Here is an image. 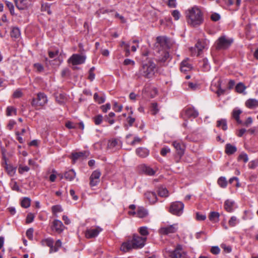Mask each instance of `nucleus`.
<instances>
[{
    "label": "nucleus",
    "instance_id": "nucleus-13",
    "mask_svg": "<svg viewBox=\"0 0 258 258\" xmlns=\"http://www.w3.org/2000/svg\"><path fill=\"white\" fill-rule=\"evenodd\" d=\"M172 145L176 149L178 155L181 156L184 154L185 147L183 144L179 141H176L173 142Z\"/></svg>",
    "mask_w": 258,
    "mask_h": 258
},
{
    "label": "nucleus",
    "instance_id": "nucleus-15",
    "mask_svg": "<svg viewBox=\"0 0 258 258\" xmlns=\"http://www.w3.org/2000/svg\"><path fill=\"white\" fill-rule=\"evenodd\" d=\"M133 249H134L133 244L130 239L123 242L120 246V250L124 252H128Z\"/></svg>",
    "mask_w": 258,
    "mask_h": 258
},
{
    "label": "nucleus",
    "instance_id": "nucleus-19",
    "mask_svg": "<svg viewBox=\"0 0 258 258\" xmlns=\"http://www.w3.org/2000/svg\"><path fill=\"white\" fill-rule=\"evenodd\" d=\"M88 152L87 151L74 152L72 153V159L74 161V163L76 162L78 159L86 157L87 156Z\"/></svg>",
    "mask_w": 258,
    "mask_h": 258
},
{
    "label": "nucleus",
    "instance_id": "nucleus-53",
    "mask_svg": "<svg viewBox=\"0 0 258 258\" xmlns=\"http://www.w3.org/2000/svg\"><path fill=\"white\" fill-rule=\"evenodd\" d=\"M34 67L39 72H41L44 70L43 66L40 63H36L34 64Z\"/></svg>",
    "mask_w": 258,
    "mask_h": 258
},
{
    "label": "nucleus",
    "instance_id": "nucleus-16",
    "mask_svg": "<svg viewBox=\"0 0 258 258\" xmlns=\"http://www.w3.org/2000/svg\"><path fill=\"white\" fill-rule=\"evenodd\" d=\"M235 205L234 201L231 200H227L224 202V208L227 212L231 213L235 209Z\"/></svg>",
    "mask_w": 258,
    "mask_h": 258
},
{
    "label": "nucleus",
    "instance_id": "nucleus-8",
    "mask_svg": "<svg viewBox=\"0 0 258 258\" xmlns=\"http://www.w3.org/2000/svg\"><path fill=\"white\" fill-rule=\"evenodd\" d=\"M146 240V237H141L137 234H134L131 241L133 244L134 248L139 249L144 247Z\"/></svg>",
    "mask_w": 258,
    "mask_h": 258
},
{
    "label": "nucleus",
    "instance_id": "nucleus-45",
    "mask_svg": "<svg viewBox=\"0 0 258 258\" xmlns=\"http://www.w3.org/2000/svg\"><path fill=\"white\" fill-rule=\"evenodd\" d=\"M139 232L142 236H146L149 234L147 227H141L139 229Z\"/></svg>",
    "mask_w": 258,
    "mask_h": 258
},
{
    "label": "nucleus",
    "instance_id": "nucleus-28",
    "mask_svg": "<svg viewBox=\"0 0 258 258\" xmlns=\"http://www.w3.org/2000/svg\"><path fill=\"white\" fill-rule=\"evenodd\" d=\"M206 42L199 40L196 44V47L197 48L198 52V55H200L202 50L205 48Z\"/></svg>",
    "mask_w": 258,
    "mask_h": 258
},
{
    "label": "nucleus",
    "instance_id": "nucleus-47",
    "mask_svg": "<svg viewBox=\"0 0 258 258\" xmlns=\"http://www.w3.org/2000/svg\"><path fill=\"white\" fill-rule=\"evenodd\" d=\"M6 6L9 8L10 12L12 15L14 14V6L12 3L6 1Z\"/></svg>",
    "mask_w": 258,
    "mask_h": 258
},
{
    "label": "nucleus",
    "instance_id": "nucleus-25",
    "mask_svg": "<svg viewBox=\"0 0 258 258\" xmlns=\"http://www.w3.org/2000/svg\"><path fill=\"white\" fill-rule=\"evenodd\" d=\"M245 105L249 108H253L258 106V100L255 99H249L246 101Z\"/></svg>",
    "mask_w": 258,
    "mask_h": 258
},
{
    "label": "nucleus",
    "instance_id": "nucleus-56",
    "mask_svg": "<svg viewBox=\"0 0 258 258\" xmlns=\"http://www.w3.org/2000/svg\"><path fill=\"white\" fill-rule=\"evenodd\" d=\"M252 121L253 120L252 117H248L246 119L244 123L242 122L241 124H243V125L248 127L252 123Z\"/></svg>",
    "mask_w": 258,
    "mask_h": 258
},
{
    "label": "nucleus",
    "instance_id": "nucleus-6",
    "mask_svg": "<svg viewBox=\"0 0 258 258\" xmlns=\"http://www.w3.org/2000/svg\"><path fill=\"white\" fill-rule=\"evenodd\" d=\"M170 258H187V255L181 245H177L174 250L169 252Z\"/></svg>",
    "mask_w": 258,
    "mask_h": 258
},
{
    "label": "nucleus",
    "instance_id": "nucleus-64",
    "mask_svg": "<svg viewBox=\"0 0 258 258\" xmlns=\"http://www.w3.org/2000/svg\"><path fill=\"white\" fill-rule=\"evenodd\" d=\"M66 126L69 129L77 128V125L74 124L71 121H68L66 123Z\"/></svg>",
    "mask_w": 258,
    "mask_h": 258
},
{
    "label": "nucleus",
    "instance_id": "nucleus-40",
    "mask_svg": "<svg viewBox=\"0 0 258 258\" xmlns=\"http://www.w3.org/2000/svg\"><path fill=\"white\" fill-rule=\"evenodd\" d=\"M94 100L97 102L99 104H102L105 101V96L99 97L97 93H95L94 95Z\"/></svg>",
    "mask_w": 258,
    "mask_h": 258
},
{
    "label": "nucleus",
    "instance_id": "nucleus-36",
    "mask_svg": "<svg viewBox=\"0 0 258 258\" xmlns=\"http://www.w3.org/2000/svg\"><path fill=\"white\" fill-rule=\"evenodd\" d=\"M66 99V97L64 94H59L55 97L56 101L60 105L64 103Z\"/></svg>",
    "mask_w": 258,
    "mask_h": 258
},
{
    "label": "nucleus",
    "instance_id": "nucleus-7",
    "mask_svg": "<svg viewBox=\"0 0 258 258\" xmlns=\"http://www.w3.org/2000/svg\"><path fill=\"white\" fill-rule=\"evenodd\" d=\"M47 102L46 96L43 93H38L36 98H33L31 105L34 107L42 106Z\"/></svg>",
    "mask_w": 258,
    "mask_h": 258
},
{
    "label": "nucleus",
    "instance_id": "nucleus-58",
    "mask_svg": "<svg viewBox=\"0 0 258 258\" xmlns=\"http://www.w3.org/2000/svg\"><path fill=\"white\" fill-rule=\"evenodd\" d=\"M220 249L218 246H213L211 249V252L214 254H217L220 252Z\"/></svg>",
    "mask_w": 258,
    "mask_h": 258
},
{
    "label": "nucleus",
    "instance_id": "nucleus-24",
    "mask_svg": "<svg viewBox=\"0 0 258 258\" xmlns=\"http://www.w3.org/2000/svg\"><path fill=\"white\" fill-rule=\"evenodd\" d=\"M191 64L188 62V60H183L180 64V70L182 72H186L190 70Z\"/></svg>",
    "mask_w": 258,
    "mask_h": 258
},
{
    "label": "nucleus",
    "instance_id": "nucleus-44",
    "mask_svg": "<svg viewBox=\"0 0 258 258\" xmlns=\"http://www.w3.org/2000/svg\"><path fill=\"white\" fill-rule=\"evenodd\" d=\"M151 111L153 115H156L159 111L158 108V104L157 103H153L151 105Z\"/></svg>",
    "mask_w": 258,
    "mask_h": 258
},
{
    "label": "nucleus",
    "instance_id": "nucleus-27",
    "mask_svg": "<svg viewBox=\"0 0 258 258\" xmlns=\"http://www.w3.org/2000/svg\"><path fill=\"white\" fill-rule=\"evenodd\" d=\"M41 243L43 246H47L50 247V249L52 248V245L54 243V241L51 238H47L43 239L41 240Z\"/></svg>",
    "mask_w": 258,
    "mask_h": 258
},
{
    "label": "nucleus",
    "instance_id": "nucleus-63",
    "mask_svg": "<svg viewBox=\"0 0 258 258\" xmlns=\"http://www.w3.org/2000/svg\"><path fill=\"white\" fill-rule=\"evenodd\" d=\"M104 120L105 121L108 122L110 124H112L115 122L114 119L109 117L108 116H107V115L104 116Z\"/></svg>",
    "mask_w": 258,
    "mask_h": 258
},
{
    "label": "nucleus",
    "instance_id": "nucleus-62",
    "mask_svg": "<svg viewBox=\"0 0 258 258\" xmlns=\"http://www.w3.org/2000/svg\"><path fill=\"white\" fill-rule=\"evenodd\" d=\"M196 218L198 220L203 221L206 219V216L205 215H202L200 214L199 213H197Z\"/></svg>",
    "mask_w": 258,
    "mask_h": 258
},
{
    "label": "nucleus",
    "instance_id": "nucleus-37",
    "mask_svg": "<svg viewBox=\"0 0 258 258\" xmlns=\"http://www.w3.org/2000/svg\"><path fill=\"white\" fill-rule=\"evenodd\" d=\"M104 119V117L101 114H98L93 118V120L96 125L100 124Z\"/></svg>",
    "mask_w": 258,
    "mask_h": 258
},
{
    "label": "nucleus",
    "instance_id": "nucleus-17",
    "mask_svg": "<svg viewBox=\"0 0 258 258\" xmlns=\"http://www.w3.org/2000/svg\"><path fill=\"white\" fill-rule=\"evenodd\" d=\"M145 196L151 204L155 203L157 200L156 194L154 192L147 191L145 194Z\"/></svg>",
    "mask_w": 258,
    "mask_h": 258
},
{
    "label": "nucleus",
    "instance_id": "nucleus-49",
    "mask_svg": "<svg viewBox=\"0 0 258 258\" xmlns=\"http://www.w3.org/2000/svg\"><path fill=\"white\" fill-rule=\"evenodd\" d=\"M34 230L32 228H29L26 233V236L30 240L33 239V234Z\"/></svg>",
    "mask_w": 258,
    "mask_h": 258
},
{
    "label": "nucleus",
    "instance_id": "nucleus-22",
    "mask_svg": "<svg viewBox=\"0 0 258 258\" xmlns=\"http://www.w3.org/2000/svg\"><path fill=\"white\" fill-rule=\"evenodd\" d=\"M237 151V148L236 146L231 145L230 143H228L225 145V152L228 155L233 154Z\"/></svg>",
    "mask_w": 258,
    "mask_h": 258
},
{
    "label": "nucleus",
    "instance_id": "nucleus-26",
    "mask_svg": "<svg viewBox=\"0 0 258 258\" xmlns=\"http://www.w3.org/2000/svg\"><path fill=\"white\" fill-rule=\"evenodd\" d=\"M64 176L66 179L71 181L76 176V173L73 169H71L64 173Z\"/></svg>",
    "mask_w": 258,
    "mask_h": 258
},
{
    "label": "nucleus",
    "instance_id": "nucleus-51",
    "mask_svg": "<svg viewBox=\"0 0 258 258\" xmlns=\"http://www.w3.org/2000/svg\"><path fill=\"white\" fill-rule=\"evenodd\" d=\"M237 218L235 216H232L228 221V224L231 227H234L236 225Z\"/></svg>",
    "mask_w": 258,
    "mask_h": 258
},
{
    "label": "nucleus",
    "instance_id": "nucleus-39",
    "mask_svg": "<svg viewBox=\"0 0 258 258\" xmlns=\"http://www.w3.org/2000/svg\"><path fill=\"white\" fill-rule=\"evenodd\" d=\"M31 200L28 198H24L21 201V206L24 208H27L30 206Z\"/></svg>",
    "mask_w": 258,
    "mask_h": 258
},
{
    "label": "nucleus",
    "instance_id": "nucleus-23",
    "mask_svg": "<svg viewBox=\"0 0 258 258\" xmlns=\"http://www.w3.org/2000/svg\"><path fill=\"white\" fill-rule=\"evenodd\" d=\"M136 154L141 158H145L148 156L149 151L145 148L140 147L137 148L136 151Z\"/></svg>",
    "mask_w": 258,
    "mask_h": 258
},
{
    "label": "nucleus",
    "instance_id": "nucleus-2",
    "mask_svg": "<svg viewBox=\"0 0 258 258\" xmlns=\"http://www.w3.org/2000/svg\"><path fill=\"white\" fill-rule=\"evenodd\" d=\"M188 24L193 27H197L204 22L203 15L201 10L197 7H194L188 11L186 14Z\"/></svg>",
    "mask_w": 258,
    "mask_h": 258
},
{
    "label": "nucleus",
    "instance_id": "nucleus-57",
    "mask_svg": "<svg viewBox=\"0 0 258 258\" xmlns=\"http://www.w3.org/2000/svg\"><path fill=\"white\" fill-rule=\"evenodd\" d=\"M22 93L19 89L16 90L13 93V96L14 98H18L22 96Z\"/></svg>",
    "mask_w": 258,
    "mask_h": 258
},
{
    "label": "nucleus",
    "instance_id": "nucleus-38",
    "mask_svg": "<svg viewBox=\"0 0 258 258\" xmlns=\"http://www.w3.org/2000/svg\"><path fill=\"white\" fill-rule=\"evenodd\" d=\"M158 193L159 196L162 197H168V191L166 188L160 187L159 188Z\"/></svg>",
    "mask_w": 258,
    "mask_h": 258
},
{
    "label": "nucleus",
    "instance_id": "nucleus-60",
    "mask_svg": "<svg viewBox=\"0 0 258 258\" xmlns=\"http://www.w3.org/2000/svg\"><path fill=\"white\" fill-rule=\"evenodd\" d=\"M111 106L109 103H107L105 105L101 106V108L103 112H106L110 109Z\"/></svg>",
    "mask_w": 258,
    "mask_h": 258
},
{
    "label": "nucleus",
    "instance_id": "nucleus-5",
    "mask_svg": "<svg viewBox=\"0 0 258 258\" xmlns=\"http://www.w3.org/2000/svg\"><path fill=\"white\" fill-rule=\"evenodd\" d=\"M184 204L181 202H174L171 204L169 212L173 215L179 216L183 212Z\"/></svg>",
    "mask_w": 258,
    "mask_h": 258
},
{
    "label": "nucleus",
    "instance_id": "nucleus-34",
    "mask_svg": "<svg viewBox=\"0 0 258 258\" xmlns=\"http://www.w3.org/2000/svg\"><path fill=\"white\" fill-rule=\"evenodd\" d=\"M217 182L219 185L222 188H225L227 186V181L225 177L221 176L219 177Z\"/></svg>",
    "mask_w": 258,
    "mask_h": 258
},
{
    "label": "nucleus",
    "instance_id": "nucleus-61",
    "mask_svg": "<svg viewBox=\"0 0 258 258\" xmlns=\"http://www.w3.org/2000/svg\"><path fill=\"white\" fill-rule=\"evenodd\" d=\"M122 106L118 105L116 102H114L113 104V108L116 111L120 112L122 110Z\"/></svg>",
    "mask_w": 258,
    "mask_h": 258
},
{
    "label": "nucleus",
    "instance_id": "nucleus-32",
    "mask_svg": "<svg viewBox=\"0 0 258 258\" xmlns=\"http://www.w3.org/2000/svg\"><path fill=\"white\" fill-rule=\"evenodd\" d=\"M220 215L216 212H211L209 216V220L212 222H217L219 220Z\"/></svg>",
    "mask_w": 258,
    "mask_h": 258
},
{
    "label": "nucleus",
    "instance_id": "nucleus-43",
    "mask_svg": "<svg viewBox=\"0 0 258 258\" xmlns=\"http://www.w3.org/2000/svg\"><path fill=\"white\" fill-rule=\"evenodd\" d=\"M243 160L244 163H246L248 160V158L247 155L245 153H241L238 157V160Z\"/></svg>",
    "mask_w": 258,
    "mask_h": 258
},
{
    "label": "nucleus",
    "instance_id": "nucleus-3",
    "mask_svg": "<svg viewBox=\"0 0 258 258\" xmlns=\"http://www.w3.org/2000/svg\"><path fill=\"white\" fill-rule=\"evenodd\" d=\"M155 68L156 64L151 59H149L142 62L139 72L136 74V76L138 78H140L142 77L150 78L154 75Z\"/></svg>",
    "mask_w": 258,
    "mask_h": 258
},
{
    "label": "nucleus",
    "instance_id": "nucleus-52",
    "mask_svg": "<svg viewBox=\"0 0 258 258\" xmlns=\"http://www.w3.org/2000/svg\"><path fill=\"white\" fill-rule=\"evenodd\" d=\"M34 216L32 213H29L26 217V222L27 223H30L34 220Z\"/></svg>",
    "mask_w": 258,
    "mask_h": 258
},
{
    "label": "nucleus",
    "instance_id": "nucleus-50",
    "mask_svg": "<svg viewBox=\"0 0 258 258\" xmlns=\"http://www.w3.org/2000/svg\"><path fill=\"white\" fill-rule=\"evenodd\" d=\"M51 209L53 213H56L62 211V209L60 205L53 206Z\"/></svg>",
    "mask_w": 258,
    "mask_h": 258
},
{
    "label": "nucleus",
    "instance_id": "nucleus-30",
    "mask_svg": "<svg viewBox=\"0 0 258 258\" xmlns=\"http://www.w3.org/2000/svg\"><path fill=\"white\" fill-rule=\"evenodd\" d=\"M61 242L60 241V240L59 239H58L56 242H55V245L54 246L53 245V244L52 245V248L50 249H49V253H51L52 252H57L59 248L60 247H61Z\"/></svg>",
    "mask_w": 258,
    "mask_h": 258
},
{
    "label": "nucleus",
    "instance_id": "nucleus-54",
    "mask_svg": "<svg viewBox=\"0 0 258 258\" xmlns=\"http://www.w3.org/2000/svg\"><path fill=\"white\" fill-rule=\"evenodd\" d=\"M172 16L174 18L175 20H177L179 19L180 17V13L178 10H174L172 13Z\"/></svg>",
    "mask_w": 258,
    "mask_h": 258
},
{
    "label": "nucleus",
    "instance_id": "nucleus-10",
    "mask_svg": "<svg viewBox=\"0 0 258 258\" xmlns=\"http://www.w3.org/2000/svg\"><path fill=\"white\" fill-rule=\"evenodd\" d=\"M86 56L85 55H81L79 54H74L68 60L69 62H71L73 65H78L83 64L85 62L86 60Z\"/></svg>",
    "mask_w": 258,
    "mask_h": 258
},
{
    "label": "nucleus",
    "instance_id": "nucleus-46",
    "mask_svg": "<svg viewBox=\"0 0 258 258\" xmlns=\"http://www.w3.org/2000/svg\"><path fill=\"white\" fill-rule=\"evenodd\" d=\"M100 175H101V173L100 172V171H99L98 170H95L93 172V173L91 175L90 178L99 180Z\"/></svg>",
    "mask_w": 258,
    "mask_h": 258
},
{
    "label": "nucleus",
    "instance_id": "nucleus-41",
    "mask_svg": "<svg viewBox=\"0 0 258 258\" xmlns=\"http://www.w3.org/2000/svg\"><path fill=\"white\" fill-rule=\"evenodd\" d=\"M226 89H222L221 87V81L219 80L218 81V85L217 87V90L216 92L218 96H220L224 94L225 93Z\"/></svg>",
    "mask_w": 258,
    "mask_h": 258
},
{
    "label": "nucleus",
    "instance_id": "nucleus-55",
    "mask_svg": "<svg viewBox=\"0 0 258 258\" xmlns=\"http://www.w3.org/2000/svg\"><path fill=\"white\" fill-rule=\"evenodd\" d=\"M211 19L213 21H217L220 19V16L218 13L212 14L211 16Z\"/></svg>",
    "mask_w": 258,
    "mask_h": 258
},
{
    "label": "nucleus",
    "instance_id": "nucleus-33",
    "mask_svg": "<svg viewBox=\"0 0 258 258\" xmlns=\"http://www.w3.org/2000/svg\"><path fill=\"white\" fill-rule=\"evenodd\" d=\"M6 169L8 174L10 176H13L15 175L16 171V167H13L11 165H7L6 166Z\"/></svg>",
    "mask_w": 258,
    "mask_h": 258
},
{
    "label": "nucleus",
    "instance_id": "nucleus-31",
    "mask_svg": "<svg viewBox=\"0 0 258 258\" xmlns=\"http://www.w3.org/2000/svg\"><path fill=\"white\" fill-rule=\"evenodd\" d=\"M143 171L148 175H154L156 171L151 167L147 166H144L143 167Z\"/></svg>",
    "mask_w": 258,
    "mask_h": 258
},
{
    "label": "nucleus",
    "instance_id": "nucleus-20",
    "mask_svg": "<svg viewBox=\"0 0 258 258\" xmlns=\"http://www.w3.org/2000/svg\"><path fill=\"white\" fill-rule=\"evenodd\" d=\"M242 113V111L238 108H234L232 112V117L235 119L238 124H242V121L240 119L239 115Z\"/></svg>",
    "mask_w": 258,
    "mask_h": 258
},
{
    "label": "nucleus",
    "instance_id": "nucleus-9",
    "mask_svg": "<svg viewBox=\"0 0 258 258\" xmlns=\"http://www.w3.org/2000/svg\"><path fill=\"white\" fill-rule=\"evenodd\" d=\"M199 115L198 111L194 108L189 107L181 113V116L183 119L186 118H196Z\"/></svg>",
    "mask_w": 258,
    "mask_h": 258
},
{
    "label": "nucleus",
    "instance_id": "nucleus-42",
    "mask_svg": "<svg viewBox=\"0 0 258 258\" xmlns=\"http://www.w3.org/2000/svg\"><path fill=\"white\" fill-rule=\"evenodd\" d=\"M14 112L15 114L17 113V109L13 106H8L6 110V114L7 116H11L12 113Z\"/></svg>",
    "mask_w": 258,
    "mask_h": 258
},
{
    "label": "nucleus",
    "instance_id": "nucleus-59",
    "mask_svg": "<svg viewBox=\"0 0 258 258\" xmlns=\"http://www.w3.org/2000/svg\"><path fill=\"white\" fill-rule=\"evenodd\" d=\"M135 61L131 59L126 58L123 61V64L125 66L132 65L134 66L135 64Z\"/></svg>",
    "mask_w": 258,
    "mask_h": 258
},
{
    "label": "nucleus",
    "instance_id": "nucleus-4",
    "mask_svg": "<svg viewBox=\"0 0 258 258\" xmlns=\"http://www.w3.org/2000/svg\"><path fill=\"white\" fill-rule=\"evenodd\" d=\"M233 42V39L232 38L223 35L217 40L216 48L217 49H226L231 46Z\"/></svg>",
    "mask_w": 258,
    "mask_h": 258
},
{
    "label": "nucleus",
    "instance_id": "nucleus-12",
    "mask_svg": "<svg viewBox=\"0 0 258 258\" xmlns=\"http://www.w3.org/2000/svg\"><path fill=\"white\" fill-rule=\"evenodd\" d=\"M177 229V224H173L167 227H162L160 229V232L162 234L168 235L175 233Z\"/></svg>",
    "mask_w": 258,
    "mask_h": 258
},
{
    "label": "nucleus",
    "instance_id": "nucleus-29",
    "mask_svg": "<svg viewBox=\"0 0 258 258\" xmlns=\"http://www.w3.org/2000/svg\"><path fill=\"white\" fill-rule=\"evenodd\" d=\"M217 126L221 127L223 131L227 130V120L226 119H221L217 121Z\"/></svg>",
    "mask_w": 258,
    "mask_h": 258
},
{
    "label": "nucleus",
    "instance_id": "nucleus-14",
    "mask_svg": "<svg viewBox=\"0 0 258 258\" xmlns=\"http://www.w3.org/2000/svg\"><path fill=\"white\" fill-rule=\"evenodd\" d=\"M130 214L137 215V216L140 218L146 217L148 214V211L143 207H140L138 208L137 212H130Z\"/></svg>",
    "mask_w": 258,
    "mask_h": 258
},
{
    "label": "nucleus",
    "instance_id": "nucleus-35",
    "mask_svg": "<svg viewBox=\"0 0 258 258\" xmlns=\"http://www.w3.org/2000/svg\"><path fill=\"white\" fill-rule=\"evenodd\" d=\"M246 87L243 83L241 82L238 83L235 86V90L237 92L242 93L245 90Z\"/></svg>",
    "mask_w": 258,
    "mask_h": 258
},
{
    "label": "nucleus",
    "instance_id": "nucleus-48",
    "mask_svg": "<svg viewBox=\"0 0 258 258\" xmlns=\"http://www.w3.org/2000/svg\"><path fill=\"white\" fill-rule=\"evenodd\" d=\"M30 170V168L27 166H19L18 170L20 174H23L24 172H28Z\"/></svg>",
    "mask_w": 258,
    "mask_h": 258
},
{
    "label": "nucleus",
    "instance_id": "nucleus-18",
    "mask_svg": "<svg viewBox=\"0 0 258 258\" xmlns=\"http://www.w3.org/2000/svg\"><path fill=\"white\" fill-rule=\"evenodd\" d=\"M101 230V229L99 230L98 228L88 229L86 232V236L88 238L95 237Z\"/></svg>",
    "mask_w": 258,
    "mask_h": 258
},
{
    "label": "nucleus",
    "instance_id": "nucleus-21",
    "mask_svg": "<svg viewBox=\"0 0 258 258\" xmlns=\"http://www.w3.org/2000/svg\"><path fill=\"white\" fill-rule=\"evenodd\" d=\"M14 2L19 10H24L27 7L28 0H14Z\"/></svg>",
    "mask_w": 258,
    "mask_h": 258
},
{
    "label": "nucleus",
    "instance_id": "nucleus-11",
    "mask_svg": "<svg viewBox=\"0 0 258 258\" xmlns=\"http://www.w3.org/2000/svg\"><path fill=\"white\" fill-rule=\"evenodd\" d=\"M64 226L62 222L59 220H54L51 225V229L52 231L58 233H61L64 230Z\"/></svg>",
    "mask_w": 258,
    "mask_h": 258
},
{
    "label": "nucleus",
    "instance_id": "nucleus-1",
    "mask_svg": "<svg viewBox=\"0 0 258 258\" xmlns=\"http://www.w3.org/2000/svg\"><path fill=\"white\" fill-rule=\"evenodd\" d=\"M173 43V40L165 36H160L156 38L153 52L158 65L161 67L166 66L171 59L169 49Z\"/></svg>",
    "mask_w": 258,
    "mask_h": 258
}]
</instances>
